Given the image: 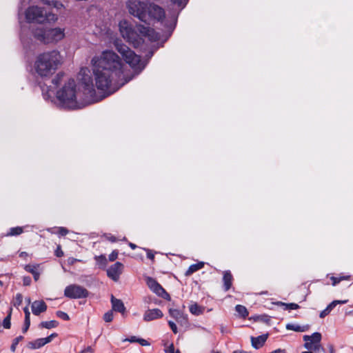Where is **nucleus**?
<instances>
[{"label":"nucleus","mask_w":353,"mask_h":353,"mask_svg":"<svg viewBox=\"0 0 353 353\" xmlns=\"http://www.w3.org/2000/svg\"><path fill=\"white\" fill-rule=\"evenodd\" d=\"M92 70L95 78V84L99 90L105 94L101 97L96 95V91L88 68H81L79 74V89L82 88L83 97L76 89L74 79H70L67 83L57 92V97L61 105L64 108H80L81 103L78 97L85 104H90L102 100L105 97L114 93L130 79H125L123 65L119 57L113 51L105 50L99 57L92 59Z\"/></svg>","instance_id":"obj_1"},{"label":"nucleus","mask_w":353,"mask_h":353,"mask_svg":"<svg viewBox=\"0 0 353 353\" xmlns=\"http://www.w3.org/2000/svg\"><path fill=\"white\" fill-rule=\"evenodd\" d=\"M119 27L123 38L134 48L139 47L144 42V38H148L151 41L159 39V34L149 27L139 25L135 29L126 20L121 21Z\"/></svg>","instance_id":"obj_2"},{"label":"nucleus","mask_w":353,"mask_h":353,"mask_svg":"<svg viewBox=\"0 0 353 353\" xmlns=\"http://www.w3.org/2000/svg\"><path fill=\"white\" fill-rule=\"evenodd\" d=\"M62 58L57 50H51L39 54L35 59L33 69L35 73L42 77H51L61 64Z\"/></svg>","instance_id":"obj_3"},{"label":"nucleus","mask_w":353,"mask_h":353,"mask_svg":"<svg viewBox=\"0 0 353 353\" xmlns=\"http://www.w3.org/2000/svg\"><path fill=\"white\" fill-rule=\"evenodd\" d=\"M25 17L29 23H43L54 21L57 19V15L52 10H48L46 7L39 6H29L25 12Z\"/></svg>","instance_id":"obj_4"},{"label":"nucleus","mask_w":353,"mask_h":353,"mask_svg":"<svg viewBox=\"0 0 353 353\" xmlns=\"http://www.w3.org/2000/svg\"><path fill=\"white\" fill-rule=\"evenodd\" d=\"M115 48L121 54L125 61L134 70L141 72L145 68V64L141 62L140 57L137 55L126 45L117 41L115 42Z\"/></svg>","instance_id":"obj_5"},{"label":"nucleus","mask_w":353,"mask_h":353,"mask_svg":"<svg viewBox=\"0 0 353 353\" xmlns=\"http://www.w3.org/2000/svg\"><path fill=\"white\" fill-rule=\"evenodd\" d=\"M33 34L34 38L44 43H54L65 37V29L61 28L37 29Z\"/></svg>","instance_id":"obj_6"},{"label":"nucleus","mask_w":353,"mask_h":353,"mask_svg":"<svg viewBox=\"0 0 353 353\" xmlns=\"http://www.w3.org/2000/svg\"><path fill=\"white\" fill-rule=\"evenodd\" d=\"M127 8L130 14L138 18L140 21L148 23V6L139 0H128Z\"/></svg>","instance_id":"obj_7"},{"label":"nucleus","mask_w":353,"mask_h":353,"mask_svg":"<svg viewBox=\"0 0 353 353\" xmlns=\"http://www.w3.org/2000/svg\"><path fill=\"white\" fill-rule=\"evenodd\" d=\"M321 334L319 332H314L310 336L304 335L303 337L305 341L304 347L315 353H318L320 350H323L321 345Z\"/></svg>","instance_id":"obj_8"},{"label":"nucleus","mask_w":353,"mask_h":353,"mask_svg":"<svg viewBox=\"0 0 353 353\" xmlns=\"http://www.w3.org/2000/svg\"><path fill=\"white\" fill-rule=\"evenodd\" d=\"M64 296L72 299H82L88 296V291L82 286L72 284L65 288Z\"/></svg>","instance_id":"obj_9"},{"label":"nucleus","mask_w":353,"mask_h":353,"mask_svg":"<svg viewBox=\"0 0 353 353\" xmlns=\"http://www.w3.org/2000/svg\"><path fill=\"white\" fill-rule=\"evenodd\" d=\"M147 12L148 13V21L150 19L161 21L165 17L164 10L161 7L154 3H151L148 6Z\"/></svg>","instance_id":"obj_10"},{"label":"nucleus","mask_w":353,"mask_h":353,"mask_svg":"<svg viewBox=\"0 0 353 353\" xmlns=\"http://www.w3.org/2000/svg\"><path fill=\"white\" fill-rule=\"evenodd\" d=\"M146 283L148 288L158 296L166 299L169 296L168 294L165 291L162 286L153 278L147 277Z\"/></svg>","instance_id":"obj_11"},{"label":"nucleus","mask_w":353,"mask_h":353,"mask_svg":"<svg viewBox=\"0 0 353 353\" xmlns=\"http://www.w3.org/2000/svg\"><path fill=\"white\" fill-rule=\"evenodd\" d=\"M123 267V265L121 263L116 262L107 270L108 277L114 281H118L122 272Z\"/></svg>","instance_id":"obj_12"},{"label":"nucleus","mask_w":353,"mask_h":353,"mask_svg":"<svg viewBox=\"0 0 353 353\" xmlns=\"http://www.w3.org/2000/svg\"><path fill=\"white\" fill-rule=\"evenodd\" d=\"M163 314L161 310L158 308L147 310L143 314V320L145 321H151L163 317Z\"/></svg>","instance_id":"obj_13"},{"label":"nucleus","mask_w":353,"mask_h":353,"mask_svg":"<svg viewBox=\"0 0 353 353\" xmlns=\"http://www.w3.org/2000/svg\"><path fill=\"white\" fill-rule=\"evenodd\" d=\"M32 312L34 315H39L47 310V305L43 301H35L32 303Z\"/></svg>","instance_id":"obj_14"},{"label":"nucleus","mask_w":353,"mask_h":353,"mask_svg":"<svg viewBox=\"0 0 353 353\" xmlns=\"http://www.w3.org/2000/svg\"><path fill=\"white\" fill-rule=\"evenodd\" d=\"M268 338V334H261L256 337H251L252 345L255 349L261 348L265 343Z\"/></svg>","instance_id":"obj_15"},{"label":"nucleus","mask_w":353,"mask_h":353,"mask_svg":"<svg viewBox=\"0 0 353 353\" xmlns=\"http://www.w3.org/2000/svg\"><path fill=\"white\" fill-rule=\"evenodd\" d=\"M347 301H333L319 314L320 318H325L338 305L346 303Z\"/></svg>","instance_id":"obj_16"},{"label":"nucleus","mask_w":353,"mask_h":353,"mask_svg":"<svg viewBox=\"0 0 353 353\" xmlns=\"http://www.w3.org/2000/svg\"><path fill=\"white\" fill-rule=\"evenodd\" d=\"M111 303L112 305V309L121 313H123L125 311V307L123 301L120 299H116L113 295L111 296Z\"/></svg>","instance_id":"obj_17"},{"label":"nucleus","mask_w":353,"mask_h":353,"mask_svg":"<svg viewBox=\"0 0 353 353\" xmlns=\"http://www.w3.org/2000/svg\"><path fill=\"white\" fill-rule=\"evenodd\" d=\"M233 277L230 271H225L223 272V288L225 291H228L232 286Z\"/></svg>","instance_id":"obj_18"},{"label":"nucleus","mask_w":353,"mask_h":353,"mask_svg":"<svg viewBox=\"0 0 353 353\" xmlns=\"http://www.w3.org/2000/svg\"><path fill=\"white\" fill-rule=\"evenodd\" d=\"M43 5L46 6V8L48 10H51L52 8L57 10H60L63 7V5L55 0H41Z\"/></svg>","instance_id":"obj_19"},{"label":"nucleus","mask_w":353,"mask_h":353,"mask_svg":"<svg viewBox=\"0 0 353 353\" xmlns=\"http://www.w3.org/2000/svg\"><path fill=\"white\" fill-rule=\"evenodd\" d=\"M39 265H31L28 264L25 265L24 269L26 272L31 273L33 275V277L35 281H37L39 279L40 273L38 272V268Z\"/></svg>","instance_id":"obj_20"},{"label":"nucleus","mask_w":353,"mask_h":353,"mask_svg":"<svg viewBox=\"0 0 353 353\" xmlns=\"http://www.w3.org/2000/svg\"><path fill=\"white\" fill-rule=\"evenodd\" d=\"M169 314L172 317L175 319L178 323H181L183 320L187 321L186 316L179 310L170 309Z\"/></svg>","instance_id":"obj_21"},{"label":"nucleus","mask_w":353,"mask_h":353,"mask_svg":"<svg viewBox=\"0 0 353 353\" xmlns=\"http://www.w3.org/2000/svg\"><path fill=\"white\" fill-rule=\"evenodd\" d=\"M49 343V339L46 338L37 339L30 343V347L32 349H39Z\"/></svg>","instance_id":"obj_22"},{"label":"nucleus","mask_w":353,"mask_h":353,"mask_svg":"<svg viewBox=\"0 0 353 353\" xmlns=\"http://www.w3.org/2000/svg\"><path fill=\"white\" fill-rule=\"evenodd\" d=\"M203 266V262H199L198 263L191 265L185 272V276H190L194 272L202 269Z\"/></svg>","instance_id":"obj_23"},{"label":"nucleus","mask_w":353,"mask_h":353,"mask_svg":"<svg viewBox=\"0 0 353 353\" xmlns=\"http://www.w3.org/2000/svg\"><path fill=\"white\" fill-rule=\"evenodd\" d=\"M286 329L288 330H293L295 332H305L307 330L308 326L307 325L301 326L297 324L288 323L286 325Z\"/></svg>","instance_id":"obj_24"},{"label":"nucleus","mask_w":353,"mask_h":353,"mask_svg":"<svg viewBox=\"0 0 353 353\" xmlns=\"http://www.w3.org/2000/svg\"><path fill=\"white\" fill-rule=\"evenodd\" d=\"M276 305L278 306L283 307V309L284 310H296V309L299 308V305L298 304L293 303H285L279 301V302L276 303Z\"/></svg>","instance_id":"obj_25"},{"label":"nucleus","mask_w":353,"mask_h":353,"mask_svg":"<svg viewBox=\"0 0 353 353\" xmlns=\"http://www.w3.org/2000/svg\"><path fill=\"white\" fill-rule=\"evenodd\" d=\"M59 325V323L57 321L52 320L49 321H42L39 327L46 328V329H50L53 327H57Z\"/></svg>","instance_id":"obj_26"},{"label":"nucleus","mask_w":353,"mask_h":353,"mask_svg":"<svg viewBox=\"0 0 353 353\" xmlns=\"http://www.w3.org/2000/svg\"><path fill=\"white\" fill-rule=\"evenodd\" d=\"M236 312L243 318H245L248 316V312L246 307L241 305H237L235 307Z\"/></svg>","instance_id":"obj_27"},{"label":"nucleus","mask_w":353,"mask_h":353,"mask_svg":"<svg viewBox=\"0 0 353 353\" xmlns=\"http://www.w3.org/2000/svg\"><path fill=\"white\" fill-rule=\"evenodd\" d=\"M23 232V227L11 228L7 234V236H17L21 234Z\"/></svg>","instance_id":"obj_28"},{"label":"nucleus","mask_w":353,"mask_h":353,"mask_svg":"<svg viewBox=\"0 0 353 353\" xmlns=\"http://www.w3.org/2000/svg\"><path fill=\"white\" fill-rule=\"evenodd\" d=\"M64 76L63 72H59L52 79V83L54 85V89H55L61 82L62 79Z\"/></svg>","instance_id":"obj_29"},{"label":"nucleus","mask_w":353,"mask_h":353,"mask_svg":"<svg viewBox=\"0 0 353 353\" xmlns=\"http://www.w3.org/2000/svg\"><path fill=\"white\" fill-rule=\"evenodd\" d=\"M12 308H10L7 316L3 321V326L6 329L10 328V326H11L10 319H11V315H12Z\"/></svg>","instance_id":"obj_30"},{"label":"nucleus","mask_w":353,"mask_h":353,"mask_svg":"<svg viewBox=\"0 0 353 353\" xmlns=\"http://www.w3.org/2000/svg\"><path fill=\"white\" fill-rule=\"evenodd\" d=\"M23 301V296L21 294L18 293L16 294L15 297L13 299L12 304L14 307H19Z\"/></svg>","instance_id":"obj_31"},{"label":"nucleus","mask_w":353,"mask_h":353,"mask_svg":"<svg viewBox=\"0 0 353 353\" xmlns=\"http://www.w3.org/2000/svg\"><path fill=\"white\" fill-rule=\"evenodd\" d=\"M190 312L195 315H199L201 313V309L197 304H194L190 306Z\"/></svg>","instance_id":"obj_32"},{"label":"nucleus","mask_w":353,"mask_h":353,"mask_svg":"<svg viewBox=\"0 0 353 353\" xmlns=\"http://www.w3.org/2000/svg\"><path fill=\"white\" fill-rule=\"evenodd\" d=\"M23 339V337L22 336H19L13 340L12 343L10 346V350L12 352H14L16 350V347H17L18 343Z\"/></svg>","instance_id":"obj_33"},{"label":"nucleus","mask_w":353,"mask_h":353,"mask_svg":"<svg viewBox=\"0 0 353 353\" xmlns=\"http://www.w3.org/2000/svg\"><path fill=\"white\" fill-rule=\"evenodd\" d=\"M171 1L180 7V10H182L188 3V0H171Z\"/></svg>","instance_id":"obj_34"},{"label":"nucleus","mask_w":353,"mask_h":353,"mask_svg":"<svg viewBox=\"0 0 353 353\" xmlns=\"http://www.w3.org/2000/svg\"><path fill=\"white\" fill-rule=\"evenodd\" d=\"M41 90H42L43 97H44V98H46V97H51V93H52V94H54V90H52L51 86H49V87H47V88H46V91H47V93H46V94H45V93H44V91H45V88H44V87H43L42 85H41Z\"/></svg>","instance_id":"obj_35"},{"label":"nucleus","mask_w":353,"mask_h":353,"mask_svg":"<svg viewBox=\"0 0 353 353\" xmlns=\"http://www.w3.org/2000/svg\"><path fill=\"white\" fill-rule=\"evenodd\" d=\"M103 320L105 322H111L113 320V312L112 311H108L103 315Z\"/></svg>","instance_id":"obj_36"},{"label":"nucleus","mask_w":353,"mask_h":353,"mask_svg":"<svg viewBox=\"0 0 353 353\" xmlns=\"http://www.w3.org/2000/svg\"><path fill=\"white\" fill-rule=\"evenodd\" d=\"M56 314L59 318L62 319L65 321H68L70 319L68 314L63 311H57L56 312Z\"/></svg>","instance_id":"obj_37"},{"label":"nucleus","mask_w":353,"mask_h":353,"mask_svg":"<svg viewBox=\"0 0 353 353\" xmlns=\"http://www.w3.org/2000/svg\"><path fill=\"white\" fill-rule=\"evenodd\" d=\"M118 251L114 250L112 252V253L109 255L108 259L110 261H115L118 257Z\"/></svg>","instance_id":"obj_38"},{"label":"nucleus","mask_w":353,"mask_h":353,"mask_svg":"<svg viewBox=\"0 0 353 353\" xmlns=\"http://www.w3.org/2000/svg\"><path fill=\"white\" fill-rule=\"evenodd\" d=\"M57 233L61 236H65L68 233V230L65 228L60 227L57 228Z\"/></svg>","instance_id":"obj_39"},{"label":"nucleus","mask_w":353,"mask_h":353,"mask_svg":"<svg viewBox=\"0 0 353 353\" xmlns=\"http://www.w3.org/2000/svg\"><path fill=\"white\" fill-rule=\"evenodd\" d=\"M21 41L26 48L28 47L30 43L29 40L24 36L23 33L21 34Z\"/></svg>","instance_id":"obj_40"},{"label":"nucleus","mask_w":353,"mask_h":353,"mask_svg":"<svg viewBox=\"0 0 353 353\" xmlns=\"http://www.w3.org/2000/svg\"><path fill=\"white\" fill-rule=\"evenodd\" d=\"M30 325V320H25L24 319V325L22 328V332L23 333H26L28 330L29 329V327Z\"/></svg>","instance_id":"obj_41"},{"label":"nucleus","mask_w":353,"mask_h":353,"mask_svg":"<svg viewBox=\"0 0 353 353\" xmlns=\"http://www.w3.org/2000/svg\"><path fill=\"white\" fill-rule=\"evenodd\" d=\"M168 324H169L171 330H172V332L174 334H176L178 330H177V327H176V324L173 321H168Z\"/></svg>","instance_id":"obj_42"},{"label":"nucleus","mask_w":353,"mask_h":353,"mask_svg":"<svg viewBox=\"0 0 353 353\" xmlns=\"http://www.w3.org/2000/svg\"><path fill=\"white\" fill-rule=\"evenodd\" d=\"M23 312L25 313V320H30V312L28 306L23 308Z\"/></svg>","instance_id":"obj_43"},{"label":"nucleus","mask_w":353,"mask_h":353,"mask_svg":"<svg viewBox=\"0 0 353 353\" xmlns=\"http://www.w3.org/2000/svg\"><path fill=\"white\" fill-rule=\"evenodd\" d=\"M139 339V338H138L135 336H132L130 338H127V339H124L123 341H129L130 343H138Z\"/></svg>","instance_id":"obj_44"},{"label":"nucleus","mask_w":353,"mask_h":353,"mask_svg":"<svg viewBox=\"0 0 353 353\" xmlns=\"http://www.w3.org/2000/svg\"><path fill=\"white\" fill-rule=\"evenodd\" d=\"M24 285H29L31 283V278L30 276H24L23 279Z\"/></svg>","instance_id":"obj_45"},{"label":"nucleus","mask_w":353,"mask_h":353,"mask_svg":"<svg viewBox=\"0 0 353 353\" xmlns=\"http://www.w3.org/2000/svg\"><path fill=\"white\" fill-rule=\"evenodd\" d=\"M105 236L108 241H110L112 243L117 241L116 237L111 235L110 234H105Z\"/></svg>","instance_id":"obj_46"},{"label":"nucleus","mask_w":353,"mask_h":353,"mask_svg":"<svg viewBox=\"0 0 353 353\" xmlns=\"http://www.w3.org/2000/svg\"><path fill=\"white\" fill-rule=\"evenodd\" d=\"M138 343L141 345L142 346H148L150 345V343L143 339H139Z\"/></svg>","instance_id":"obj_47"},{"label":"nucleus","mask_w":353,"mask_h":353,"mask_svg":"<svg viewBox=\"0 0 353 353\" xmlns=\"http://www.w3.org/2000/svg\"><path fill=\"white\" fill-rule=\"evenodd\" d=\"M175 352L173 343L170 344V346L165 350V353H174Z\"/></svg>","instance_id":"obj_48"},{"label":"nucleus","mask_w":353,"mask_h":353,"mask_svg":"<svg viewBox=\"0 0 353 353\" xmlns=\"http://www.w3.org/2000/svg\"><path fill=\"white\" fill-rule=\"evenodd\" d=\"M145 250L147 252V257L151 260H153L154 258V255L153 253H152L151 250L148 249H145Z\"/></svg>","instance_id":"obj_49"},{"label":"nucleus","mask_w":353,"mask_h":353,"mask_svg":"<svg viewBox=\"0 0 353 353\" xmlns=\"http://www.w3.org/2000/svg\"><path fill=\"white\" fill-rule=\"evenodd\" d=\"M331 279L333 281V283H332L333 285H336L337 283H339L342 280L341 278H336V277H334V276H332L331 278Z\"/></svg>","instance_id":"obj_50"},{"label":"nucleus","mask_w":353,"mask_h":353,"mask_svg":"<svg viewBox=\"0 0 353 353\" xmlns=\"http://www.w3.org/2000/svg\"><path fill=\"white\" fill-rule=\"evenodd\" d=\"M55 253H56V256L58 257H61L63 255V252L61 250V248L59 246L57 248V250L55 251Z\"/></svg>","instance_id":"obj_51"},{"label":"nucleus","mask_w":353,"mask_h":353,"mask_svg":"<svg viewBox=\"0 0 353 353\" xmlns=\"http://www.w3.org/2000/svg\"><path fill=\"white\" fill-rule=\"evenodd\" d=\"M57 336V334L56 333H53L46 338L49 339V343H50L52 341V339L56 337Z\"/></svg>","instance_id":"obj_52"},{"label":"nucleus","mask_w":353,"mask_h":353,"mask_svg":"<svg viewBox=\"0 0 353 353\" xmlns=\"http://www.w3.org/2000/svg\"><path fill=\"white\" fill-rule=\"evenodd\" d=\"M128 245L132 250H134L137 248V245L132 243H129Z\"/></svg>","instance_id":"obj_53"},{"label":"nucleus","mask_w":353,"mask_h":353,"mask_svg":"<svg viewBox=\"0 0 353 353\" xmlns=\"http://www.w3.org/2000/svg\"><path fill=\"white\" fill-rule=\"evenodd\" d=\"M26 301L27 302L28 305H30L31 303V299L30 297H26Z\"/></svg>","instance_id":"obj_54"},{"label":"nucleus","mask_w":353,"mask_h":353,"mask_svg":"<svg viewBox=\"0 0 353 353\" xmlns=\"http://www.w3.org/2000/svg\"><path fill=\"white\" fill-rule=\"evenodd\" d=\"M27 255H28V254H27L26 252H21V254H20V256H21V257H23V256H27Z\"/></svg>","instance_id":"obj_55"},{"label":"nucleus","mask_w":353,"mask_h":353,"mask_svg":"<svg viewBox=\"0 0 353 353\" xmlns=\"http://www.w3.org/2000/svg\"><path fill=\"white\" fill-rule=\"evenodd\" d=\"M233 353H250V352H244V351H234Z\"/></svg>","instance_id":"obj_56"},{"label":"nucleus","mask_w":353,"mask_h":353,"mask_svg":"<svg viewBox=\"0 0 353 353\" xmlns=\"http://www.w3.org/2000/svg\"><path fill=\"white\" fill-rule=\"evenodd\" d=\"M301 353H313V351L308 350L305 352H302Z\"/></svg>","instance_id":"obj_57"},{"label":"nucleus","mask_w":353,"mask_h":353,"mask_svg":"<svg viewBox=\"0 0 353 353\" xmlns=\"http://www.w3.org/2000/svg\"><path fill=\"white\" fill-rule=\"evenodd\" d=\"M174 353H181L179 350H176Z\"/></svg>","instance_id":"obj_58"},{"label":"nucleus","mask_w":353,"mask_h":353,"mask_svg":"<svg viewBox=\"0 0 353 353\" xmlns=\"http://www.w3.org/2000/svg\"><path fill=\"white\" fill-rule=\"evenodd\" d=\"M123 241H127L126 238L125 237H123V239H122Z\"/></svg>","instance_id":"obj_59"},{"label":"nucleus","mask_w":353,"mask_h":353,"mask_svg":"<svg viewBox=\"0 0 353 353\" xmlns=\"http://www.w3.org/2000/svg\"><path fill=\"white\" fill-rule=\"evenodd\" d=\"M216 353H219V352H216Z\"/></svg>","instance_id":"obj_60"}]
</instances>
